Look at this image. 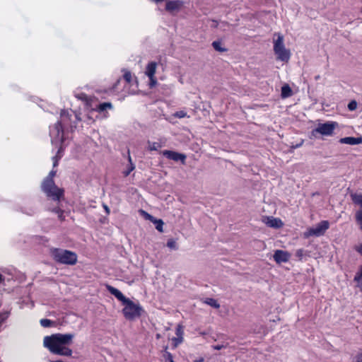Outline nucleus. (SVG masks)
I'll return each mask as SVG.
<instances>
[{
  "instance_id": "obj_21",
  "label": "nucleus",
  "mask_w": 362,
  "mask_h": 362,
  "mask_svg": "<svg viewBox=\"0 0 362 362\" xmlns=\"http://www.w3.org/2000/svg\"><path fill=\"white\" fill-rule=\"evenodd\" d=\"M162 147V144L159 142L148 141V149L149 151H158Z\"/></svg>"
},
{
  "instance_id": "obj_35",
  "label": "nucleus",
  "mask_w": 362,
  "mask_h": 362,
  "mask_svg": "<svg viewBox=\"0 0 362 362\" xmlns=\"http://www.w3.org/2000/svg\"><path fill=\"white\" fill-rule=\"evenodd\" d=\"M149 78V86L150 88H153L157 84V80L155 76L153 77H148Z\"/></svg>"
},
{
  "instance_id": "obj_38",
  "label": "nucleus",
  "mask_w": 362,
  "mask_h": 362,
  "mask_svg": "<svg viewBox=\"0 0 362 362\" xmlns=\"http://www.w3.org/2000/svg\"><path fill=\"white\" fill-rule=\"evenodd\" d=\"M182 336L177 337L176 338H173V341L175 342V346H177L179 344L182 343Z\"/></svg>"
},
{
  "instance_id": "obj_28",
  "label": "nucleus",
  "mask_w": 362,
  "mask_h": 362,
  "mask_svg": "<svg viewBox=\"0 0 362 362\" xmlns=\"http://www.w3.org/2000/svg\"><path fill=\"white\" fill-rule=\"evenodd\" d=\"M40 322L43 327H49L54 324V322L49 319H42Z\"/></svg>"
},
{
  "instance_id": "obj_49",
  "label": "nucleus",
  "mask_w": 362,
  "mask_h": 362,
  "mask_svg": "<svg viewBox=\"0 0 362 362\" xmlns=\"http://www.w3.org/2000/svg\"><path fill=\"white\" fill-rule=\"evenodd\" d=\"M84 98H86V95H83V96L81 97V99H83Z\"/></svg>"
},
{
  "instance_id": "obj_25",
  "label": "nucleus",
  "mask_w": 362,
  "mask_h": 362,
  "mask_svg": "<svg viewBox=\"0 0 362 362\" xmlns=\"http://www.w3.org/2000/svg\"><path fill=\"white\" fill-rule=\"evenodd\" d=\"M356 221L360 226V229L362 230V209H360L356 212Z\"/></svg>"
},
{
  "instance_id": "obj_3",
  "label": "nucleus",
  "mask_w": 362,
  "mask_h": 362,
  "mask_svg": "<svg viewBox=\"0 0 362 362\" xmlns=\"http://www.w3.org/2000/svg\"><path fill=\"white\" fill-rule=\"evenodd\" d=\"M53 259L59 263L74 265L77 262V255L75 252L60 248L51 250Z\"/></svg>"
},
{
  "instance_id": "obj_37",
  "label": "nucleus",
  "mask_w": 362,
  "mask_h": 362,
  "mask_svg": "<svg viewBox=\"0 0 362 362\" xmlns=\"http://www.w3.org/2000/svg\"><path fill=\"white\" fill-rule=\"evenodd\" d=\"M140 212H141V214H142L144 216V217H145L146 219H148V220H149V221H153V220L154 219V217H153V216H151V214H148V213H147V212H146L145 211H144V210H141V211H140Z\"/></svg>"
},
{
  "instance_id": "obj_46",
  "label": "nucleus",
  "mask_w": 362,
  "mask_h": 362,
  "mask_svg": "<svg viewBox=\"0 0 362 362\" xmlns=\"http://www.w3.org/2000/svg\"><path fill=\"white\" fill-rule=\"evenodd\" d=\"M194 362H204V358H199L198 359H196Z\"/></svg>"
},
{
  "instance_id": "obj_1",
  "label": "nucleus",
  "mask_w": 362,
  "mask_h": 362,
  "mask_svg": "<svg viewBox=\"0 0 362 362\" xmlns=\"http://www.w3.org/2000/svg\"><path fill=\"white\" fill-rule=\"evenodd\" d=\"M81 119L73 110H62L60 120L49 129V135L52 144H62L64 141V128H76V124Z\"/></svg>"
},
{
  "instance_id": "obj_31",
  "label": "nucleus",
  "mask_w": 362,
  "mask_h": 362,
  "mask_svg": "<svg viewBox=\"0 0 362 362\" xmlns=\"http://www.w3.org/2000/svg\"><path fill=\"white\" fill-rule=\"evenodd\" d=\"M356 108H357V103L356 100H351V102H349V103L348 104V109L350 111H354Z\"/></svg>"
},
{
  "instance_id": "obj_4",
  "label": "nucleus",
  "mask_w": 362,
  "mask_h": 362,
  "mask_svg": "<svg viewBox=\"0 0 362 362\" xmlns=\"http://www.w3.org/2000/svg\"><path fill=\"white\" fill-rule=\"evenodd\" d=\"M122 304L124 305L123 315L128 320H134L140 317L144 312L142 306L138 301L135 303L127 298Z\"/></svg>"
},
{
  "instance_id": "obj_13",
  "label": "nucleus",
  "mask_w": 362,
  "mask_h": 362,
  "mask_svg": "<svg viewBox=\"0 0 362 362\" xmlns=\"http://www.w3.org/2000/svg\"><path fill=\"white\" fill-rule=\"evenodd\" d=\"M267 226L274 228H280L283 226L284 223L280 218H274L273 216L267 217L265 222Z\"/></svg>"
},
{
  "instance_id": "obj_20",
  "label": "nucleus",
  "mask_w": 362,
  "mask_h": 362,
  "mask_svg": "<svg viewBox=\"0 0 362 362\" xmlns=\"http://www.w3.org/2000/svg\"><path fill=\"white\" fill-rule=\"evenodd\" d=\"M352 202L362 207V194H351Z\"/></svg>"
},
{
  "instance_id": "obj_17",
  "label": "nucleus",
  "mask_w": 362,
  "mask_h": 362,
  "mask_svg": "<svg viewBox=\"0 0 362 362\" xmlns=\"http://www.w3.org/2000/svg\"><path fill=\"white\" fill-rule=\"evenodd\" d=\"M354 281L357 283V286L362 292V265L360 266L358 272L356 273Z\"/></svg>"
},
{
  "instance_id": "obj_2",
  "label": "nucleus",
  "mask_w": 362,
  "mask_h": 362,
  "mask_svg": "<svg viewBox=\"0 0 362 362\" xmlns=\"http://www.w3.org/2000/svg\"><path fill=\"white\" fill-rule=\"evenodd\" d=\"M74 337V334L71 333L53 334L44 337L43 344L52 354L71 356L73 352L68 346L71 344Z\"/></svg>"
},
{
  "instance_id": "obj_34",
  "label": "nucleus",
  "mask_w": 362,
  "mask_h": 362,
  "mask_svg": "<svg viewBox=\"0 0 362 362\" xmlns=\"http://www.w3.org/2000/svg\"><path fill=\"white\" fill-rule=\"evenodd\" d=\"M352 362H362V350L354 357Z\"/></svg>"
},
{
  "instance_id": "obj_8",
  "label": "nucleus",
  "mask_w": 362,
  "mask_h": 362,
  "mask_svg": "<svg viewBox=\"0 0 362 362\" xmlns=\"http://www.w3.org/2000/svg\"><path fill=\"white\" fill-rule=\"evenodd\" d=\"M336 124L335 122L320 124L317 128L313 130L312 134L315 135V133H319L322 135L330 136L332 134Z\"/></svg>"
},
{
  "instance_id": "obj_16",
  "label": "nucleus",
  "mask_w": 362,
  "mask_h": 362,
  "mask_svg": "<svg viewBox=\"0 0 362 362\" xmlns=\"http://www.w3.org/2000/svg\"><path fill=\"white\" fill-rule=\"evenodd\" d=\"M128 161L129 164L127 166L126 170L123 171V175L124 177H127L131 173V172H132L135 169V165L132 163V158L129 154V151H128Z\"/></svg>"
},
{
  "instance_id": "obj_9",
  "label": "nucleus",
  "mask_w": 362,
  "mask_h": 362,
  "mask_svg": "<svg viewBox=\"0 0 362 362\" xmlns=\"http://www.w3.org/2000/svg\"><path fill=\"white\" fill-rule=\"evenodd\" d=\"M163 155L170 160L174 161H181L182 164H185L186 160V156L184 153H180L173 151L165 150L163 151Z\"/></svg>"
},
{
  "instance_id": "obj_24",
  "label": "nucleus",
  "mask_w": 362,
  "mask_h": 362,
  "mask_svg": "<svg viewBox=\"0 0 362 362\" xmlns=\"http://www.w3.org/2000/svg\"><path fill=\"white\" fill-rule=\"evenodd\" d=\"M35 209L33 206L23 207L21 211L28 216H33L35 213Z\"/></svg>"
},
{
  "instance_id": "obj_23",
  "label": "nucleus",
  "mask_w": 362,
  "mask_h": 362,
  "mask_svg": "<svg viewBox=\"0 0 362 362\" xmlns=\"http://www.w3.org/2000/svg\"><path fill=\"white\" fill-rule=\"evenodd\" d=\"M204 303L214 308H219L220 305L217 300L212 298H208L205 300Z\"/></svg>"
},
{
  "instance_id": "obj_51",
  "label": "nucleus",
  "mask_w": 362,
  "mask_h": 362,
  "mask_svg": "<svg viewBox=\"0 0 362 362\" xmlns=\"http://www.w3.org/2000/svg\"><path fill=\"white\" fill-rule=\"evenodd\" d=\"M61 150H62V147H60V148H59V150H58V153H59V152L61 151Z\"/></svg>"
},
{
  "instance_id": "obj_41",
  "label": "nucleus",
  "mask_w": 362,
  "mask_h": 362,
  "mask_svg": "<svg viewBox=\"0 0 362 362\" xmlns=\"http://www.w3.org/2000/svg\"><path fill=\"white\" fill-rule=\"evenodd\" d=\"M227 347V345H224V344H217V345H214L212 346V348L215 350H221L223 348H226Z\"/></svg>"
},
{
  "instance_id": "obj_19",
  "label": "nucleus",
  "mask_w": 362,
  "mask_h": 362,
  "mask_svg": "<svg viewBox=\"0 0 362 362\" xmlns=\"http://www.w3.org/2000/svg\"><path fill=\"white\" fill-rule=\"evenodd\" d=\"M281 97L283 98H288L292 95V90L288 85H284L281 87Z\"/></svg>"
},
{
  "instance_id": "obj_6",
  "label": "nucleus",
  "mask_w": 362,
  "mask_h": 362,
  "mask_svg": "<svg viewBox=\"0 0 362 362\" xmlns=\"http://www.w3.org/2000/svg\"><path fill=\"white\" fill-rule=\"evenodd\" d=\"M274 51L278 59L282 62H288L290 59V52L286 49L284 45V37L279 35L278 38L274 42Z\"/></svg>"
},
{
  "instance_id": "obj_43",
  "label": "nucleus",
  "mask_w": 362,
  "mask_h": 362,
  "mask_svg": "<svg viewBox=\"0 0 362 362\" xmlns=\"http://www.w3.org/2000/svg\"><path fill=\"white\" fill-rule=\"evenodd\" d=\"M356 250L362 255V243L356 248Z\"/></svg>"
},
{
  "instance_id": "obj_47",
  "label": "nucleus",
  "mask_w": 362,
  "mask_h": 362,
  "mask_svg": "<svg viewBox=\"0 0 362 362\" xmlns=\"http://www.w3.org/2000/svg\"><path fill=\"white\" fill-rule=\"evenodd\" d=\"M152 1L156 2V3H160V2L163 1L164 0H152Z\"/></svg>"
},
{
  "instance_id": "obj_12",
  "label": "nucleus",
  "mask_w": 362,
  "mask_h": 362,
  "mask_svg": "<svg viewBox=\"0 0 362 362\" xmlns=\"http://www.w3.org/2000/svg\"><path fill=\"white\" fill-rule=\"evenodd\" d=\"M107 289L112 295H113L118 300L121 301L122 303L128 298L125 297L119 290L112 286L107 285Z\"/></svg>"
},
{
  "instance_id": "obj_10",
  "label": "nucleus",
  "mask_w": 362,
  "mask_h": 362,
  "mask_svg": "<svg viewBox=\"0 0 362 362\" xmlns=\"http://www.w3.org/2000/svg\"><path fill=\"white\" fill-rule=\"evenodd\" d=\"M290 259V254L284 250H277L274 254V259L276 263L281 264L287 262Z\"/></svg>"
},
{
  "instance_id": "obj_42",
  "label": "nucleus",
  "mask_w": 362,
  "mask_h": 362,
  "mask_svg": "<svg viewBox=\"0 0 362 362\" xmlns=\"http://www.w3.org/2000/svg\"><path fill=\"white\" fill-rule=\"evenodd\" d=\"M52 160H53V167H56L58 165V158H57V156H55L52 158Z\"/></svg>"
},
{
  "instance_id": "obj_11",
  "label": "nucleus",
  "mask_w": 362,
  "mask_h": 362,
  "mask_svg": "<svg viewBox=\"0 0 362 362\" xmlns=\"http://www.w3.org/2000/svg\"><path fill=\"white\" fill-rule=\"evenodd\" d=\"M339 142L341 144H345L349 145H358L362 144V136L358 137H353V136H346L340 139Z\"/></svg>"
},
{
  "instance_id": "obj_5",
  "label": "nucleus",
  "mask_w": 362,
  "mask_h": 362,
  "mask_svg": "<svg viewBox=\"0 0 362 362\" xmlns=\"http://www.w3.org/2000/svg\"><path fill=\"white\" fill-rule=\"evenodd\" d=\"M41 188L47 197L54 201H59L64 195V190L55 185L54 180L45 178L42 182Z\"/></svg>"
},
{
  "instance_id": "obj_27",
  "label": "nucleus",
  "mask_w": 362,
  "mask_h": 362,
  "mask_svg": "<svg viewBox=\"0 0 362 362\" xmlns=\"http://www.w3.org/2000/svg\"><path fill=\"white\" fill-rule=\"evenodd\" d=\"M9 315H10V313L8 311L0 313V327L7 320Z\"/></svg>"
},
{
  "instance_id": "obj_48",
  "label": "nucleus",
  "mask_w": 362,
  "mask_h": 362,
  "mask_svg": "<svg viewBox=\"0 0 362 362\" xmlns=\"http://www.w3.org/2000/svg\"><path fill=\"white\" fill-rule=\"evenodd\" d=\"M301 145H302V143H300V144H297L295 147H296V148H298V147H300Z\"/></svg>"
},
{
  "instance_id": "obj_29",
  "label": "nucleus",
  "mask_w": 362,
  "mask_h": 362,
  "mask_svg": "<svg viewBox=\"0 0 362 362\" xmlns=\"http://www.w3.org/2000/svg\"><path fill=\"white\" fill-rule=\"evenodd\" d=\"M167 246L172 250H177V243L174 239H169L167 242Z\"/></svg>"
},
{
  "instance_id": "obj_14",
  "label": "nucleus",
  "mask_w": 362,
  "mask_h": 362,
  "mask_svg": "<svg viewBox=\"0 0 362 362\" xmlns=\"http://www.w3.org/2000/svg\"><path fill=\"white\" fill-rule=\"evenodd\" d=\"M182 4L181 1H168L166 2L165 9L170 12L179 11L182 6Z\"/></svg>"
},
{
  "instance_id": "obj_26",
  "label": "nucleus",
  "mask_w": 362,
  "mask_h": 362,
  "mask_svg": "<svg viewBox=\"0 0 362 362\" xmlns=\"http://www.w3.org/2000/svg\"><path fill=\"white\" fill-rule=\"evenodd\" d=\"M212 46L214 48V49L216 51H218L221 52L226 51V49L221 47V43L218 41L213 42Z\"/></svg>"
},
{
  "instance_id": "obj_45",
  "label": "nucleus",
  "mask_w": 362,
  "mask_h": 362,
  "mask_svg": "<svg viewBox=\"0 0 362 362\" xmlns=\"http://www.w3.org/2000/svg\"><path fill=\"white\" fill-rule=\"evenodd\" d=\"M104 209L107 214H110V209L107 205H103Z\"/></svg>"
},
{
  "instance_id": "obj_30",
  "label": "nucleus",
  "mask_w": 362,
  "mask_h": 362,
  "mask_svg": "<svg viewBox=\"0 0 362 362\" xmlns=\"http://www.w3.org/2000/svg\"><path fill=\"white\" fill-rule=\"evenodd\" d=\"M165 362H174L173 354L166 351L164 354Z\"/></svg>"
},
{
  "instance_id": "obj_15",
  "label": "nucleus",
  "mask_w": 362,
  "mask_h": 362,
  "mask_svg": "<svg viewBox=\"0 0 362 362\" xmlns=\"http://www.w3.org/2000/svg\"><path fill=\"white\" fill-rule=\"evenodd\" d=\"M156 68H157V63L155 62H150L146 65L145 74L148 77H153V76H155V74H156Z\"/></svg>"
},
{
  "instance_id": "obj_39",
  "label": "nucleus",
  "mask_w": 362,
  "mask_h": 362,
  "mask_svg": "<svg viewBox=\"0 0 362 362\" xmlns=\"http://www.w3.org/2000/svg\"><path fill=\"white\" fill-rule=\"evenodd\" d=\"M183 334V329H182V327L180 326V325H178L177 329H176V335L177 337H180V336H182Z\"/></svg>"
},
{
  "instance_id": "obj_18",
  "label": "nucleus",
  "mask_w": 362,
  "mask_h": 362,
  "mask_svg": "<svg viewBox=\"0 0 362 362\" xmlns=\"http://www.w3.org/2000/svg\"><path fill=\"white\" fill-rule=\"evenodd\" d=\"M112 108V103H109V102H106V103H100L98 105H97V107L95 110L98 112H104L107 109L110 110Z\"/></svg>"
},
{
  "instance_id": "obj_32",
  "label": "nucleus",
  "mask_w": 362,
  "mask_h": 362,
  "mask_svg": "<svg viewBox=\"0 0 362 362\" xmlns=\"http://www.w3.org/2000/svg\"><path fill=\"white\" fill-rule=\"evenodd\" d=\"M124 79L127 82L130 83L132 81V74L129 71H126L123 75Z\"/></svg>"
},
{
  "instance_id": "obj_50",
  "label": "nucleus",
  "mask_w": 362,
  "mask_h": 362,
  "mask_svg": "<svg viewBox=\"0 0 362 362\" xmlns=\"http://www.w3.org/2000/svg\"><path fill=\"white\" fill-rule=\"evenodd\" d=\"M52 362H62V361H60V360H57V361H52Z\"/></svg>"
},
{
  "instance_id": "obj_33",
  "label": "nucleus",
  "mask_w": 362,
  "mask_h": 362,
  "mask_svg": "<svg viewBox=\"0 0 362 362\" xmlns=\"http://www.w3.org/2000/svg\"><path fill=\"white\" fill-rule=\"evenodd\" d=\"M174 116L177 118H184L187 116V112L184 110L177 111L174 114Z\"/></svg>"
},
{
  "instance_id": "obj_7",
  "label": "nucleus",
  "mask_w": 362,
  "mask_h": 362,
  "mask_svg": "<svg viewBox=\"0 0 362 362\" xmlns=\"http://www.w3.org/2000/svg\"><path fill=\"white\" fill-rule=\"evenodd\" d=\"M329 224L327 221H322L315 227L310 228L305 232H304L303 237L305 238H308L310 236H321L329 228Z\"/></svg>"
},
{
  "instance_id": "obj_36",
  "label": "nucleus",
  "mask_w": 362,
  "mask_h": 362,
  "mask_svg": "<svg viewBox=\"0 0 362 362\" xmlns=\"http://www.w3.org/2000/svg\"><path fill=\"white\" fill-rule=\"evenodd\" d=\"M305 255V251L303 249H298L296 252V256L298 257L300 259L303 258Z\"/></svg>"
},
{
  "instance_id": "obj_40",
  "label": "nucleus",
  "mask_w": 362,
  "mask_h": 362,
  "mask_svg": "<svg viewBox=\"0 0 362 362\" xmlns=\"http://www.w3.org/2000/svg\"><path fill=\"white\" fill-rule=\"evenodd\" d=\"M57 173V171L54 170H52L48 174V175L45 177L47 179H50V180H53L54 177L55 176Z\"/></svg>"
},
{
  "instance_id": "obj_22",
  "label": "nucleus",
  "mask_w": 362,
  "mask_h": 362,
  "mask_svg": "<svg viewBox=\"0 0 362 362\" xmlns=\"http://www.w3.org/2000/svg\"><path fill=\"white\" fill-rule=\"evenodd\" d=\"M151 222H153L155 224L156 228L159 232H163V224H164V223H163V220L157 219V218H154V219L153 221H151Z\"/></svg>"
},
{
  "instance_id": "obj_44",
  "label": "nucleus",
  "mask_w": 362,
  "mask_h": 362,
  "mask_svg": "<svg viewBox=\"0 0 362 362\" xmlns=\"http://www.w3.org/2000/svg\"><path fill=\"white\" fill-rule=\"evenodd\" d=\"M54 211H55L56 213H58V214H59V217L61 218V217H62V211H61V210H60V209H54Z\"/></svg>"
}]
</instances>
